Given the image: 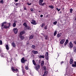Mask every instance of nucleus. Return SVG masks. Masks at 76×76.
Instances as JSON below:
<instances>
[{
	"label": "nucleus",
	"instance_id": "nucleus-1",
	"mask_svg": "<svg viewBox=\"0 0 76 76\" xmlns=\"http://www.w3.org/2000/svg\"><path fill=\"white\" fill-rule=\"evenodd\" d=\"M11 69L13 72H18V70L17 69H15V68L13 67H11Z\"/></svg>",
	"mask_w": 76,
	"mask_h": 76
},
{
	"label": "nucleus",
	"instance_id": "nucleus-2",
	"mask_svg": "<svg viewBox=\"0 0 76 76\" xmlns=\"http://www.w3.org/2000/svg\"><path fill=\"white\" fill-rule=\"evenodd\" d=\"M13 31H14L15 34H18V28H14Z\"/></svg>",
	"mask_w": 76,
	"mask_h": 76
},
{
	"label": "nucleus",
	"instance_id": "nucleus-3",
	"mask_svg": "<svg viewBox=\"0 0 76 76\" xmlns=\"http://www.w3.org/2000/svg\"><path fill=\"white\" fill-rule=\"evenodd\" d=\"M1 56L2 57H7V55L6 54H4L3 53H2L1 54Z\"/></svg>",
	"mask_w": 76,
	"mask_h": 76
},
{
	"label": "nucleus",
	"instance_id": "nucleus-4",
	"mask_svg": "<svg viewBox=\"0 0 76 76\" xmlns=\"http://www.w3.org/2000/svg\"><path fill=\"white\" fill-rule=\"evenodd\" d=\"M34 67L36 70H38V69H39L40 66L38 65L36 66H34Z\"/></svg>",
	"mask_w": 76,
	"mask_h": 76
},
{
	"label": "nucleus",
	"instance_id": "nucleus-5",
	"mask_svg": "<svg viewBox=\"0 0 76 76\" xmlns=\"http://www.w3.org/2000/svg\"><path fill=\"white\" fill-rule=\"evenodd\" d=\"M45 56L46 59V60H48V52H46Z\"/></svg>",
	"mask_w": 76,
	"mask_h": 76
},
{
	"label": "nucleus",
	"instance_id": "nucleus-6",
	"mask_svg": "<svg viewBox=\"0 0 76 76\" xmlns=\"http://www.w3.org/2000/svg\"><path fill=\"white\" fill-rule=\"evenodd\" d=\"M69 47H70V48H73V45L72 43V42H70Z\"/></svg>",
	"mask_w": 76,
	"mask_h": 76
},
{
	"label": "nucleus",
	"instance_id": "nucleus-7",
	"mask_svg": "<svg viewBox=\"0 0 76 76\" xmlns=\"http://www.w3.org/2000/svg\"><path fill=\"white\" fill-rule=\"evenodd\" d=\"M32 21L31 22L32 24H33V25H37V23H36V22L34 21V20H32Z\"/></svg>",
	"mask_w": 76,
	"mask_h": 76
},
{
	"label": "nucleus",
	"instance_id": "nucleus-8",
	"mask_svg": "<svg viewBox=\"0 0 76 76\" xmlns=\"http://www.w3.org/2000/svg\"><path fill=\"white\" fill-rule=\"evenodd\" d=\"M64 42H65V39H62L60 42V44H64Z\"/></svg>",
	"mask_w": 76,
	"mask_h": 76
},
{
	"label": "nucleus",
	"instance_id": "nucleus-9",
	"mask_svg": "<svg viewBox=\"0 0 76 76\" xmlns=\"http://www.w3.org/2000/svg\"><path fill=\"white\" fill-rule=\"evenodd\" d=\"M25 61H26V60H25V58H24V57L23 58L21 59V63H25Z\"/></svg>",
	"mask_w": 76,
	"mask_h": 76
},
{
	"label": "nucleus",
	"instance_id": "nucleus-10",
	"mask_svg": "<svg viewBox=\"0 0 76 76\" xmlns=\"http://www.w3.org/2000/svg\"><path fill=\"white\" fill-rule=\"evenodd\" d=\"M44 1V0H39V5H40L41 4L43 3V2Z\"/></svg>",
	"mask_w": 76,
	"mask_h": 76
},
{
	"label": "nucleus",
	"instance_id": "nucleus-11",
	"mask_svg": "<svg viewBox=\"0 0 76 76\" xmlns=\"http://www.w3.org/2000/svg\"><path fill=\"white\" fill-rule=\"evenodd\" d=\"M8 61H10V64L12 63V62H11V61H12V57H10V58L9 59Z\"/></svg>",
	"mask_w": 76,
	"mask_h": 76
},
{
	"label": "nucleus",
	"instance_id": "nucleus-12",
	"mask_svg": "<svg viewBox=\"0 0 76 76\" xmlns=\"http://www.w3.org/2000/svg\"><path fill=\"white\" fill-rule=\"evenodd\" d=\"M32 52L34 54H38V51H35L34 50L32 51Z\"/></svg>",
	"mask_w": 76,
	"mask_h": 76
},
{
	"label": "nucleus",
	"instance_id": "nucleus-13",
	"mask_svg": "<svg viewBox=\"0 0 76 76\" xmlns=\"http://www.w3.org/2000/svg\"><path fill=\"white\" fill-rule=\"evenodd\" d=\"M73 63V60L72 59H70V61H69V63L71 64H72Z\"/></svg>",
	"mask_w": 76,
	"mask_h": 76
},
{
	"label": "nucleus",
	"instance_id": "nucleus-14",
	"mask_svg": "<svg viewBox=\"0 0 76 76\" xmlns=\"http://www.w3.org/2000/svg\"><path fill=\"white\" fill-rule=\"evenodd\" d=\"M5 47L6 48V49L7 50H9V47L7 45H6Z\"/></svg>",
	"mask_w": 76,
	"mask_h": 76
},
{
	"label": "nucleus",
	"instance_id": "nucleus-15",
	"mask_svg": "<svg viewBox=\"0 0 76 76\" xmlns=\"http://www.w3.org/2000/svg\"><path fill=\"white\" fill-rule=\"evenodd\" d=\"M44 61H41V66L42 67L43 66H44Z\"/></svg>",
	"mask_w": 76,
	"mask_h": 76
},
{
	"label": "nucleus",
	"instance_id": "nucleus-16",
	"mask_svg": "<svg viewBox=\"0 0 76 76\" xmlns=\"http://www.w3.org/2000/svg\"><path fill=\"white\" fill-rule=\"evenodd\" d=\"M25 32L24 31H21L20 33V35L22 36V35L24 34H25Z\"/></svg>",
	"mask_w": 76,
	"mask_h": 76
},
{
	"label": "nucleus",
	"instance_id": "nucleus-17",
	"mask_svg": "<svg viewBox=\"0 0 76 76\" xmlns=\"http://www.w3.org/2000/svg\"><path fill=\"white\" fill-rule=\"evenodd\" d=\"M68 42H69V40H68V39H66L64 43L65 45H66L67 44V43H68Z\"/></svg>",
	"mask_w": 76,
	"mask_h": 76
},
{
	"label": "nucleus",
	"instance_id": "nucleus-18",
	"mask_svg": "<svg viewBox=\"0 0 76 76\" xmlns=\"http://www.w3.org/2000/svg\"><path fill=\"white\" fill-rule=\"evenodd\" d=\"M74 64H73L72 65V67H76V62H74Z\"/></svg>",
	"mask_w": 76,
	"mask_h": 76
},
{
	"label": "nucleus",
	"instance_id": "nucleus-19",
	"mask_svg": "<svg viewBox=\"0 0 76 76\" xmlns=\"http://www.w3.org/2000/svg\"><path fill=\"white\" fill-rule=\"evenodd\" d=\"M19 37H20L21 39H22V40L23 39H24V37L23 36H21V35H19Z\"/></svg>",
	"mask_w": 76,
	"mask_h": 76
},
{
	"label": "nucleus",
	"instance_id": "nucleus-20",
	"mask_svg": "<svg viewBox=\"0 0 76 76\" xmlns=\"http://www.w3.org/2000/svg\"><path fill=\"white\" fill-rule=\"evenodd\" d=\"M44 57H45V56L44 55H43V56L40 55V56L39 57V58H44Z\"/></svg>",
	"mask_w": 76,
	"mask_h": 76
},
{
	"label": "nucleus",
	"instance_id": "nucleus-21",
	"mask_svg": "<svg viewBox=\"0 0 76 76\" xmlns=\"http://www.w3.org/2000/svg\"><path fill=\"white\" fill-rule=\"evenodd\" d=\"M33 37H34V35H31L29 37V39H31L33 38Z\"/></svg>",
	"mask_w": 76,
	"mask_h": 76
},
{
	"label": "nucleus",
	"instance_id": "nucleus-22",
	"mask_svg": "<svg viewBox=\"0 0 76 76\" xmlns=\"http://www.w3.org/2000/svg\"><path fill=\"white\" fill-rule=\"evenodd\" d=\"M12 45L14 47H16V44H15V43L14 42H12Z\"/></svg>",
	"mask_w": 76,
	"mask_h": 76
},
{
	"label": "nucleus",
	"instance_id": "nucleus-23",
	"mask_svg": "<svg viewBox=\"0 0 76 76\" xmlns=\"http://www.w3.org/2000/svg\"><path fill=\"white\" fill-rule=\"evenodd\" d=\"M32 62L34 65H35H35H36V63H35V60H33Z\"/></svg>",
	"mask_w": 76,
	"mask_h": 76
},
{
	"label": "nucleus",
	"instance_id": "nucleus-24",
	"mask_svg": "<svg viewBox=\"0 0 76 76\" xmlns=\"http://www.w3.org/2000/svg\"><path fill=\"white\" fill-rule=\"evenodd\" d=\"M4 28H5V29H7V28H9L8 26H4Z\"/></svg>",
	"mask_w": 76,
	"mask_h": 76
},
{
	"label": "nucleus",
	"instance_id": "nucleus-25",
	"mask_svg": "<svg viewBox=\"0 0 76 76\" xmlns=\"http://www.w3.org/2000/svg\"><path fill=\"white\" fill-rule=\"evenodd\" d=\"M61 35V33H59L58 34L57 36L58 38H59V37H60Z\"/></svg>",
	"mask_w": 76,
	"mask_h": 76
},
{
	"label": "nucleus",
	"instance_id": "nucleus-26",
	"mask_svg": "<svg viewBox=\"0 0 76 76\" xmlns=\"http://www.w3.org/2000/svg\"><path fill=\"white\" fill-rule=\"evenodd\" d=\"M74 51L75 52V53H76V47H74Z\"/></svg>",
	"mask_w": 76,
	"mask_h": 76
},
{
	"label": "nucleus",
	"instance_id": "nucleus-27",
	"mask_svg": "<svg viewBox=\"0 0 76 76\" xmlns=\"http://www.w3.org/2000/svg\"><path fill=\"white\" fill-rule=\"evenodd\" d=\"M49 7L51 8V9H53L54 8V7L53 5H50L49 6Z\"/></svg>",
	"mask_w": 76,
	"mask_h": 76
},
{
	"label": "nucleus",
	"instance_id": "nucleus-28",
	"mask_svg": "<svg viewBox=\"0 0 76 76\" xmlns=\"http://www.w3.org/2000/svg\"><path fill=\"white\" fill-rule=\"evenodd\" d=\"M23 25L25 26V27H27V24H26V23H23Z\"/></svg>",
	"mask_w": 76,
	"mask_h": 76
},
{
	"label": "nucleus",
	"instance_id": "nucleus-29",
	"mask_svg": "<svg viewBox=\"0 0 76 76\" xmlns=\"http://www.w3.org/2000/svg\"><path fill=\"white\" fill-rule=\"evenodd\" d=\"M25 69L26 70H28V66H26L25 67Z\"/></svg>",
	"mask_w": 76,
	"mask_h": 76
},
{
	"label": "nucleus",
	"instance_id": "nucleus-30",
	"mask_svg": "<svg viewBox=\"0 0 76 76\" xmlns=\"http://www.w3.org/2000/svg\"><path fill=\"white\" fill-rule=\"evenodd\" d=\"M53 23L54 24V25H56L57 23V21H56L55 22H53Z\"/></svg>",
	"mask_w": 76,
	"mask_h": 76
},
{
	"label": "nucleus",
	"instance_id": "nucleus-31",
	"mask_svg": "<svg viewBox=\"0 0 76 76\" xmlns=\"http://www.w3.org/2000/svg\"><path fill=\"white\" fill-rule=\"evenodd\" d=\"M16 23H14L13 24V26L14 27H15V26H16Z\"/></svg>",
	"mask_w": 76,
	"mask_h": 76
},
{
	"label": "nucleus",
	"instance_id": "nucleus-32",
	"mask_svg": "<svg viewBox=\"0 0 76 76\" xmlns=\"http://www.w3.org/2000/svg\"><path fill=\"white\" fill-rule=\"evenodd\" d=\"M56 34H57V31H56L54 33V36H56Z\"/></svg>",
	"mask_w": 76,
	"mask_h": 76
},
{
	"label": "nucleus",
	"instance_id": "nucleus-33",
	"mask_svg": "<svg viewBox=\"0 0 76 76\" xmlns=\"http://www.w3.org/2000/svg\"><path fill=\"white\" fill-rule=\"evenodd\" d=\"M0 2L1 3H2V4H3L4 3V1L3 0H2L0 1Z\"/></svg>",
	"mask_w": 76,
	"mask_h": 76
},
{
	"label": "nucleus",
	"instance_id": "nucleus-34",
	"mask_svg": "<svg viewBox=\"0 0 76 76\" xmlns=\"http://www.w3.org/2000/svg\"><path fill=\"white\" fill-rule=\"evenodd\" d=\"M70 13H72V12H73V9L72 8H71L70 10Z\"/></svg>",
	"mask_w": 76,
	"mask_h": 76
},
{
	"label": "nucleus",
	"instance_id": "nucleus-35",
	"mask_svg": "<svg viewBox=\"0 0 76 76\" xmlns=\"http://www.w3.org/2000/svg\"><path fill=\"white\" fill-rule=\"evenodd\" d=\"M22 72L23 74H24L25 73V70L23 69V68H22Z\"/></svg>",
	"mask_w": 76,
	"mask_h": 76
},
{
	"label": "nucleus",
	"instance_id": "nucleus-36",
	"mask_svg": "<svg viewBox=\"0 0 76 76\" xmlns=\"http://www.w3.org/2000/svg\"><path fill=\"white\" fill-rule=\"evenodd\" d=\"M47 73H48V72H47V71H45V73L44 74L45 75H47Z\"/></svg>",
	"mask_w": 76,
	"mask_h": 76
},
{
	"label": "nucleus",
	"instance_id": "nucleus-37",
	"mask_svg": "<svg viewBox=\"0 0 76 76\" xmlns=\"http://www.w3.org/2000/svg\"><path fill=\"white\" fill-rule=\"evenodd\" d=\"M45 3L44 2L43 3H42L40 5L41 6H44V5L45 4Z\"/></svg>",
	"mask_w": 76,
	"mask_h": 76
},
{
	"label": "nucleus",
	"instance_id": "nucleus-38",
	"mask_svg": "<svg viewBox=\"0 0 76 76\" xmlns=\"http://www.w3.org/2000/svg\"><path fill=\"white\" fill-rule=\"evenodd\" d=\"M32 48H34V49H35V47L34 45H32Z\"/></svg>",
	"mask_w": 76,
	"mask_h": 76
},
{
	"label": "nucleus",
	"instance_id": "nucleus-39",
	"mask_svg": "<svg viewBox=\"0 0 76 76\" xmlns=\"http://www.w3.org/2000/svg\"><path fill=\"white\" fill-rule=\"evenodd\" d=\"M27 5H28V6H29V5H31V4H32V3H27Z\"/></svg>",
	"mask_w": 76,
	"mask_h": 76
},
{
	"label": "nucleus",
	"instance_id": "nucleus-40",
	"mask_svg": "<svg viewBox=\"0 0 76 76\" xmlns=\"http://www.w3.org/2000/svg\"><path fill=\"white\" fill-rule=\"evenodd\" d=\"M45 39H47V38H48V36H45Z\"/></svg>",
	"mask_w": 76,
	"mask_h": 76
},
{
	"label": "nucleus",
	"instance_id": "nucleus-41",
	"mask_svg": "<svg viewBox=\"0 0 76 76\" xmlns=\"http://www.w3.org/2000/svg\"><path fill=\"white\" fill-rule=\"evenodd\" d=\"M10 25H11V23H8V27L9 28V27H10Z\"/></svg>",
	"mask_w": 76,
	"mask_h": 76
},
{
	"label": "nucleus",
	"instance_id": "nucleus-42",
	"mask_svg": "<svg viewBox=\"0 0 76 76\" xmlns=\"http://www.w3.org/2000/svg\"><path fill=\"white\" fill-rule=\"evenodd\" d=\"M0 45H2V41L0 40Z\"/></svg>",
	"mask_w": 76,
	"mask_h": 76
},
{
	"label": "nucleus",
	"instance_id": "nucleus-43",
	"mask_svg": "<svg viewBox=\"0 0 76 76\" xmlns=\"http://www.w3.org/2000/svg\"><path fill=\"white\" fill-rule=\"evenodd\" d=\"M26 28H27V29H30V30L31 29V28H30V27H27Z\"/></svg>",
	"mask_w": 76,
	"mask_h": 76
},
{
	"label": "nucleus",
	"instance_id": "nucleus-44",
	"mask_svg": "<svg viewBox=\"0 0 76 76\" xmlns=\"http://www.w3.org/2000/svg\"><path fill=\"white\" fill-rule=\"evenodd\" d=\"M44 23H42V25L41 26V27H44Z\"/></svg>",
	"mask_w": 76,
	"mask_h": 76
},
{
	"label": "nucleus",
	"instance_id": "nucleus-45",
	"mask_svg": "<svg viewBox=\"0 0 76 76\" xmlns=\"http://www.w3.org/2000/svg\"><path fill=\"white\" fill-rule=\"evenodd\" d=\"M18 4H19V3H17L15 4V6H18Z\"/></svg>",
	"mask_w": 76,
	"mask_h": 76
},
{
	"label": "nucleus",
	"instance_id": "nucleus-46",
	"mask_svg": "<svg viewBox=\"0 0 76 76\" xmlns=\"http://www.w3.org/2000/svg\"><path fill=\"white\" fill-rule=\"evenodd\" d=\"M56 10H57L58 11V12H59L60 10V9H58V8H57Z\"/></svg>",
	"mask_w": 76,
	"mask_h": 76
},
{
	"label": "nucleus",
	"instance_id": "nucleus-47",
	"mask_svg": "<svg viewBox=\"0 0 76 76\" xmlns=\"http://www.w3.org/2000/svg\"><path fill=\"white\" fill-rule=\"evenodd\" d=\"M30 10H31V12H33V11H34V10H33V9H32V8H31V9H30Z\"/></svg>",
	"mask_w": 76,
	"mask_h": 76
},
{
	"label": "nucleus",
	"instance_id": "nucleus-48",
	"mask_svg": "<svg viewBox=\"0 0 76 76\" xmlns=\"http://www.w3.org/2000/svg\"><path fill=\"white\" fill-rule=\"evenodd\" d=\"M14 23H17V21H16V20H14Z\"/></svg>",
	"mask_w": 76,
	"mask_h": 76
},
{
	"label": "nucleus",
	"instance_id": "nucleus-49",
	"mask_svg": "<svg viewBox=\"0 0 76 76\" xmlns=\"http://www.w3.org/2000/svg\"><path fill=\"white\" fill-rule=\"evenodd\" d=\"M1 26L2 27H3V26H4V24H3V23H2V24Z\"/></svg>",
	"mask_w": 76,
	"mask_h": 76
},
{
	"label": "nucleus",
	"instance_id": "nucleus-50",
	"mask_svg": "<svg viewBox=\"0 0 76 76\" xmlns=\"http://www.w3.org/2000/svg\"><path fill=\"white\" fill-rule=\"evenodd\" d=\"M63 63H64V62H63V61H62L61 63V64H63Z\"/></svg>",
	"mask_w": 76,
	"mask_h": 76
},
{
	"label": "nucleus",
	"instance_id": "nucleus-51",
	"mask_svg": "<svg viewBox=\"0 0 76 76\" xmlns=\"http://www.w3.org/2000/svg\"><path fill=\"white\" fill-rule=\"evenodd\" d=\"M40 17L41 18H42V17H43V15H40Z\"/></svg>",
	"mask_w": 76,
	"mask_h": 76
},
{
	"label": "nucleus",
	"instance_id": "nucleus-52",
	"mask_svg": "<svg viewBox=\"0 0 76 76\" xmlns=\"http://www.w3.org/2000/svg\"><path fill=\"white\" fill-rule=\"evenodd\" d=\"M1 49V48H0V53H1L2 51Z\"/></svg>",
	"mask_w": 76,
	"mask_h": 76
},
{
	"label": "nucleus",
	"instance_id": "nucleus-53",
	"mask_svg": "<svg viewBox=\"0 0 76 76\" xmlns=\"http://www.w3.org/2000/svg\"><path fill=\"white\" fill-rule=\"evenodd\" d=\"M47 26H46L45 27V29H47Z\"/></svg>",
	"mask_w": 76,
	"mask_h": 76
},
{
	"label": "nucleus",
	"instance_id": "nucleus-54",
	"mask_svg": "<svg viewBox=\"0 0 76 76\" xmlns=\"http://www.w3.org/2000/svg\"><path fill=\"white\" fill-rule=\"evenodd\" d=\"M24 10H26V7H24Z\"/></svg>",
	"mask_w": 76,
	"mask_h": 76
},
{
	"label": "nucleus",
	"instance_id": "nucleus-55",
	"mask_svg": "<svg viewBox=\"0 0 76 76\" xmlns=\"http://www.w3.org/2000/svg\"><path fill=\"white\" fill-rule=\"evenodd\" d=\"M74 43L76 45V41H74Z\"/></svg>",
	"mask_w": 76,
	"mask_h": 76
},
{
	"label": "nucleus",
	"instance_id": "nucleus-56",
	"mask_svg": "<svg viewBox=\"0 0 76 76\" xmlns=\"http://www.w3.org/2000/svg\"><path fill=\"white\" fill-rule=\"evenodd\" d=\"M39 63H41V60H40L39 61Z\"/></svg>",
	"mask_w": 76,
	"mask_h": 76
},
{
	"label": "nucleus",
	"instance_id": "nucleus-57",
	"mask_svg": "<svg viewBox=\"0 0 76 76\" xmlns=\"http://www.w3.org/2000/svg\"><path fill=\"white\" fill-rule=\"evenodd\" d=\"M4 24H5V23H6V22H4L3 23Z\"/></svg>",
	"mask_w": 76,
	"mask_h": 76
},
{
	"label": "nucleus",
	"instance_id": "nucleus-58",
	"mask_svg": "<svg viewBox=\"0 0 76 76\" xmlns=\"http://www.w3.org/2000/svg\"><path fill=\"white\" fill-rule=\"evenodd\" d=\"M18 0H15V1L16 2H18Z\"/></svg>",
	"mask_w": 76,
	"mask_h": 76
},
{
	"label": "nucleus",
	"instance_id": "nucleus-59",
	"mask_svg": "<svg viewBox=\"0 0 76 76\" xmlns=\"http://www.w3.org/2000/svg\"><path fill=\"white\" fill-rule=\"evenodd\" d=\"M27 44H29V42H27Z\"/></svg>",
	"mask_w": 76,
	"mask_h": 76
},
{
	"label": "nucleus",
	"instance_id": "nucleus-60",
	"mask_svg": "<svg viewBox=\"0 0 76 76\" xmlns=\"http://www.w3.org/2000/svg\"><path fill=\"white\" fill-rule=\"evenodd\" d=\"M45 74H44L43 75V76H45Z\"/></svg>",
	"mask_w": 76,
	"mask_h": 76
},
{
	"label": "nucleus",
	"instance_id": "nucleus-61",
	"mask_svg": "<svg viewBox=\"0 0 76 76\" xmlns=\"http://www.w3.org/2000/svg\"><path fill=\"white\" fill-rule=\"evenodd\" d=\"M75 20H76V18H75Z\"/></svg>",
	"mask_w": 76,
	"mask_h": 76
},
{
	"label": "nucleus",
	"instance_id": "nucleus-62",
	"mask_svg": "<svg viewBox=\"0 0 76 76\" xmlns=\"http://www.w3.org/2000/svg\"><path fill=\"white\" fill-rule=\"evenodd\" d=\"M39 12H41V11H39Z\"/></svg>",
	"mask_w": 76,
	"mask_h": 76
},
{
	"label": "nucleus",
	"instance_id": "nucleus-63",
	"mask_svg": "<svg viewBox=\"0 0 76 76\" xmlns=\"http://www.w3.org/2000/svg\"><path fill=\"white\" fill-rule=\"evenodd\" d=\"M7 58L8 60V58H7V57L6 58Z\"/></svg>",
	"mask_w": 76,
	"mask_h": 76
},
{
	"label": "nucleus",
	"instance_id": "nucleus-64",
	"mask_svg": "<svg viewBox=\"0 0 76 76\" xmlns=\"http://www.w3.org/2000/svg\"><path fill=\"white\" fill-rule=\"evenodd\" d=\"M22 0L23 1V0Z\"/></svg>",
	"mask_w": 76,
	"mask_h": 76
}]
</instances>
